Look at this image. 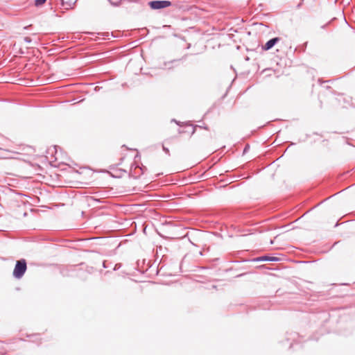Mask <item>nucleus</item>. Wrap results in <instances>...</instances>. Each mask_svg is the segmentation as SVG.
<instances>
[{
  "mask_svg": "<svg viewBox=\"0 0 355 355\" xmlns=\"http://www.w3.org/2000/svg\"><path fill=\"white\" fill-rule=\"evenodd\" d=\"M67 6H68L69 7H71V3H67Z\"/></svg>",
  "mask_w": 355,
  "mask_h": 355,
  "instance_id": "nucleus-15",
  "label": "nucleus"
},
{
  "mask_svg": "<svg viewBox=\"0 0 355 355\" xmlns=\"http://www.w3.org/2000/svg\"><path fill=\"white\" fill-rule=\"evenodd\" d=\"M180 60H171L169 62H166L164 63V68H168V69H171L172 67L169 66L171 64L173 63V62H176L178 61H179Z\"/></svg>",
  "mask_w": 355,
  "mask_h": 355,
  "instance_id": "nucleus-5",
  "label": "nucleus"
},
{
  "mask_svg": "<svg viewBox=\"0 0 355 355\" xmlns=\"http://www.w3.org/2000/svg\"><path fill=\"white\" fill-rule=\"evenodd\" d=\"M103 268H106L107 266L105 264V262L104 261L103 263Z\"/></svg>",
  "mask_w": 355,
  "mask_h": 355,
  "instance_id": "nucleus-13",
  "label": "nucleus"
},
{
  "mask_svg": "<svg viewBox=\"0 0 355 355\" xmlns=\"http://www.w3.org/2000/svg\"><path fill=\"white\" fill-rule=\"evenodd\" d=\"M27 269V263L24 259L17 261L13 270L12 275L15 279H21Z\"/></svg>",
  "mask_w": 355,
  "mask_h": 355,
  "instance_id": "nucleus-1",
  "label": "nucleus"
},
{
  "mask_svg": "<svg viewBox=\"0 0 355 355\" xmlns=\"http://www.w3.org/2000/svg\"><path fill=\"white\" fill-rule=\"evenodd\" d=\"M112 6H114V7H119L120 5H121V1H116V2H114L111 0H108Z\"/></svg>",
  "mask_w": 355,
  "mask_h": 355,
  "instance_id": "nucleus-7",
  "label": "nucleus"
},
{
  "mask_svg": "<svg viewBox=\"0 0 355 355\" xmlns=\"http://www.w3.org/2000/svg\"><path fill=\"white\" fill-rule=\"evenodd\" d=\"M121 267V263H116V264H115V266H114V267L113 270H119Z\"/></svg>",
  "mask_w": 355,
  "mask_h": 355,
  "instance_id": "nucleus-8",
  "label": "nucleus"
},
{
  "mask_svg": "<svg viewBox=\"0 0 355 355\" xmlns=\"http://www.w3.org/2000/svg\"><path fill=\"white\" fill-rule=\"evenodd\" d=\"M24 40L25 41V42L26 43H31L32 40L30 37H25Z\"/></svg>",
  "mask_w": 355,
  "mask_h": 355,
  "instance_id": "nucleus-9",
  "label": "nucleus"
},
{
  "mask_svg": "<svg viewBox=\"0 0 355 355\" xmlns=\"http://www.w3.org/2000/svg\"><path fill=\"white\" fill-rule=\"evenodd\" d=\"M196 128V126L192 128V130H193L192 133H191L192 135L195 132Z\"/></svg>",
  "mask_w": 355,
  "mask_h": 355,
  "instance_id": "nucleus-12",
  "label": "nucleus"
},
{
  "mask_svg": "<svg viewBox=\"0 0 355 355\" xmlns=\"http://www.w3.org/2000/svg\"><path fill=\"white\" fill-rule=\"evenodd\" d=\"M163 150L168 155H169V150L168 148L163 146Z\"/></svg>",
  "mask_w": 355,
  "mask_h": 355,
  "instance_id": "nucleus-10",
  "label": "nucleus"
},
{
  "mask_svg": "<svg viewBox=\"0 0 355 355\" xmlns=\"http://www.w3.org/2000/svg\"><path fill=\"white\" fill-rule=\"evenodd\" d=\"M46 0H35V5L37 7H40L42 6L44 3H45Z\"/></svg>",
  "mask_w": 355,
  "mask_h": 355,
  "instance_id": "nucleus-6",
  "label": "nucleus"
},
{
  "mask_svg": "<svg viewBox=\"0 0 355 355\" xmlns=\"http://www.w3.org/2000/svg\"><path fill=\"white\" fill-rule=\"evenodd\" d=\"M172 121L175 122L177 124H179V122H178L175 119H173Z\"/></svg>",
  "mask_w": 355,
  "mask_h": 355,
  "instance_id": "nucleus-14",
  "label": "nucleus"
},
{
  "mask_svg": "<svg viewBox=\"0 0 355 355\" xmlns=\"http://www.w3.org/2000/svg\"><path fill=\"white\" fill-rule=\"evenodd\" d=\"M280 40L279 37H273L269 40L263 46L262 49L264 51H268L271 49Z\"/></svg>",
  "mask_w": 355,
  "mask_h": 355,
  "instance_id": "nucleus-3",
  "label": "nucleus"
},
{
  "mask_svg": "<svg viewBox=\"0 0 355 355\" xmlns=\"http://www.w3.org/2000/svg\"><path fill=\"white\" fill-rule=\"evenodd\" d=\"M148 4L153 10H159L171 6L172 3L167 0H154L149 1Z\"/></svg>",
  "mask_w": 355,
  "mask_h": 355,
  "instance_id": "nucleus-2",
  "label": "nucleus"
},
{
  "mask_svg": "<svg viewBox=\"0 0 355 355\" xmlns=\"http://www.w3.org/2000/svg\"><path fill=\"white\" fill-rule=\"evenodd\" d=\"M248 148H249V145H247V146L245 147L244 150H243V153H245V152H247V150H248Z\"/></svg>",
  "mask_w": 355,
  "mask_h": 355,
  "instance_id": "nucleus-11",
  "label": "nucleus"
},
{
  "mask_svg": "<svg viewBox=\"0 0 355 355\" xmlns=\"http://www.w3.org/2000/svg\"><path fill=\"white\" fill-rule=\"evenodd\" d=\"M279 259L275 257L262 256L256 259L257 261H277Z\"/></svg>",
  "mask_w": 355,
  "mask_h": 355,
  "instance_id": "nucleus-4",
  "label": "nucleus"
}]
</instances>
